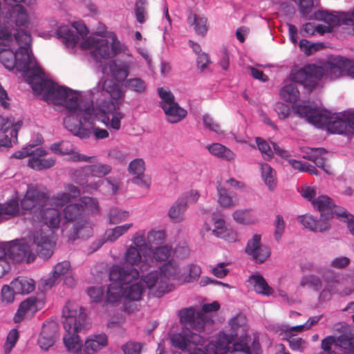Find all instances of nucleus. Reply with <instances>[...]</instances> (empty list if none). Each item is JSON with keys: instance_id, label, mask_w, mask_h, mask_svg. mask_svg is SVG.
<instances>
[{"instance_id": "nucleus-1", "label": "nucleus", "mask_w": 354, "mask_h": 354, "mask_svg": "<svg viewBox=\"0 0 354 354\" xmlns=\"http://www.w3.org/2000/svg\"><path fill=\"white\" fill-rule=\"evenodd\" d=\"M104 90L113 97L122 95V88L111 80H100L95 87L84 92L59 86L51 80L41 94L46 101L62 105L68 110L69 113L65 117L64 124L68 131L80 138H87L91 135L93 120L98 117L94 99L96 95L105 93Z\"/></svg>"}, {"instance_id": "nucleus-2", "label": "nucleus", "mask_w": 354, "mask_h": 354, "mask_svg": "<svg viewBox=\"0 0 354 354\" xmlns=\"http://www.w3.org/2000/svg\"><path fill=\"white\" fill-rule=\"evenodd\" d=\"M31 44L30 34L15 33L13 39L9 30L0 27L1 63L10 71L16 68L22 73L35 94L40 95L51 80L37 64L30 48Z\"/></svg>"}, {"instance_id": "nucleus-3", "label": "nucleus", "mask_w": 354, "mask_h": 354, "mask_svg": "<svg viewBox=\"0 0 354 354\" xmlns=\"http://www.w3.org/2000/svg\"><path fill=\"white\" fill-rule=\"evenodd\" d=\"M49 24L51 30L39 33V36L50 38L55 33L68 49L73 50L78 46L83 50H90L91 57L97 62H102L121 52V44L113 33L109 37L110 41L100 35L85 38L88 31L81 22L75 21L72 26L64 25L58 28L55 20H50Z\"/></svg>"}, {"instance_id": "nucleus-4", "label": "nucleus", "mask_w": 354, "mask_h": 354, "mask_svg": "<svg viewBox=\"0 0 354 354\" xmlns=\"http://www.w3.org/2000/svg\"><path fill=\"white\" fill-rule=\"evenodd\" d=\"M232 337L221 332L212 339L204 349L200 347L203 344V338L200 335L190 332L182 331L172 335L170 338L172 346L187 354H259L261 346L259 340L254 338L251 343L242 339L233 343V348L230 350V344ZM173 354H182L175 351Z\"/></svg>"}, {"instance_id": "nucleus-5", "label": "nucleus", "mask_w": 354, "mask_h": 354, "mask_svg": "<svg viewBox=\"0 0 354 354\" xmlns=\"http://www.w3.org/2000/svg\"><path fill=\"white\" fill-rule=\"evenodd\" d=\"M140 273L134 268L113 265L109 270L111 283L106 288V299L111 304L120 302L123 298L138 301L145 290L144 277L139 280Z\"/></svg>"}, {"instance_id": "nucleus-6", "label": "nucleus", "mask_w": 354, "mask_h": 354, "mask_svg": "<svg viewBox=\"0 0 354 354\" xmlns=\"http://www.w3.org/2000/svg\"><path fill=\"white\" fill-rule=\"evenodd\" d=\"M53 234V231L50 229L41 228L35 230L30 236V245L24 239L9 242V261L30 263L35 259V253L44 259H49L55 245Z\"/></svg>"}, {"instance_id": "nucleus-7", "label": "nucleus", "mask_w": 354, "mask_h": 354, "mask_svg": "<svg viewBox=\"0 0 354 354\" xmlns=\"http://www.w3.org/2000/svg\"><path fill=\"white\" fill-rule=\"evenodd\" d=\"M293 112L317 128H326L332 133L351 134L354 131V110L346 111L342 118L318 106L295 104Z\"/></svg>"}, {"instance_id": "nucleus-8", "label": "nucleus", "mask_w": 354, "mask_h": 354, "mask_svg": "<svg viewBox=\"0 0 354 354\" xmlns=\"http://www.w3.org/2000/svg\"><path fill=\"white\" fill-rule=\"evenodd\" d=\"M64 328L66 334L63 340L67 351L71 354H89L82 351V342L79 332L85 328L86 315L84 309L71 301L67 302L62 310Z\"/></svg>"}, {"instance_id": "nucleus-9", "label": "nucleus", "mask_w": 354, "mask_h": 354, "mask_svg": "<svg viewBox=\"0 0 354 354\" xmlns=\"http://www.w3.org/2000/svg\"><path fill=\"white\" fill-rule=\"evenodd\" d=\"M143 280L149 294L160 297L173 289L174 283H182L183 273L178 263L170 259L159 270L151 271L145 275Z\"/></svg>"}, {"instance_id": "nucleus-10", "label": "nucleus", "mask_w": 354, "mask_h": 354, "mask_svg": "<svg viewBox=\"0 0 354 354\" xmlns=\"http://www.w3.org/2000/svg\"><path fill=\"white\" fill-rule=\"evenodd\" d=\"M48 195L37 188L28 186L24 197L21 201V208L39 213V218L45 224L46 229L54 232L60 223V212L55 208L47 207Z\"/></svg>"}, {"instance_id": "nucleus-11", "label": "nucleus", "mask_w": 354, "mask_h": 354, "mask_svg": "<svg viewBox=\"0 0 354 354\" xmlns=\"http://www.w3.org/2000/svg\"><path fill=\"white\" fill-rule=\"evenodd\" d=\"M220 308L217 301L211 304H205L201 311H196L192 306L185 308L178 312V316L181 325L187 329L202 331L208 324H212V319L206 313L216 312Z\"/></svg>"}, {"instance_id": "nucleus-12", "label": "nucleus", "mask_w": 354, "mask_h": 354, "mask_svg": "<svg viewBox=\"0 0 354 354\" xmlns=\"http://www.w3.org/2000/svg\"><path fill=\"white\" fill-rule=\"evenodd\" d=\"M103 95H96L94 99V102L96 104V111L102 113L104 115H111L110 119L108 116L103 120V122L106 124V127L109 129L118 131L121 127V120L124 118V114L120 111H115V104L113 102L109 100V97L112 99L118 100L122 98L124 93L122 91V95L120 97H113L111 93L106 91Z\"/></svg>"}, {"instance_id": "nucleus-13", "label": "nucleus", "mask_w": 354, "mask_h": 354, "mask_svg": "<svg viewBox=\"0 0 354 354\" xmlns=\"http://www.w3.org/2000/svg\"><path fill=\"white\" fill-rule=\"evenodd\" d=\"M29 25V17L26 10L20 4L16 3L8 8L3 22L0 25L2 30H8L11 37L15 39V34L23 32L30 34L26 30Z\"/></svg>"}, {"instance_id": "nucleus-14", "label": "nucleus", "mask_w": 354, "mask_h": 354, "mask_svg": "<svg viewBox=\"0 0 354 354\" xmlns=\"http://www.w3.org/2000/svg\"><path fill=\"white\" fill-rule=\"evenodd\" d=\"M47 152L42 147H36L29 145L21 150L15 152L12 157L22 159L30 156L28 165L35 170H43L53 167L55 164V159L53 157L46 158Z\"/></svg>"}, {"instance_id": "nucleus-15", "label": "nucleus", "mask_w": 354, "mask_h": 354, "mask_svg": "<svg viewBox=\"0 0 354 354\" xmlns=\"http://www.w3.org/2000/svg\"><path fill=\"white\" fill-rule=\"evenodd\" d=\"M158 94L160 98V106L163 110L167 120L169 123H177L183 120L187 115V111L182 108L171 91L166 87H159Z\"/></svg>"}, {"instance_id": "nucleus-16", "label": "nucleus", "mask_w": 354, "mask_h": 354, "mask_svg": "<svg viewBox=\"0 0 354 354\" xmlns=\"http://www.w3.org/2000/svg\"><path fill=\"white\" fill-rule=\"evenodd\" d=\"M21 125V121L15 122L12 116H0V147L9 148L12 142H17L18 131Z\"/></svg>"}, {"instance_id": "nucleus-17", "label": "nucleus", "mask_w": 354, "mask_h": 354, "mask_svg": "<svg viewBox=\"0 0 354 354\" xmlns=\"http://www.w3.org/2000/svg\"><path fill=\"white\" fill-rule=\"evenodd\" d=\"M314 18L326 22L331 28L337 25H345L353 28L354 26V9L348 12L318 10L314 13Z\"/></svg>"}, {"instance_id": "nucleus-18", "label": "nucleus", "mask_w": 354, "mask_h": 354, "mask_svg": "<svg viewBox=\"0 0 354 354\" xmlns=\"http://www.w3.org/2000/svg\"><path fill=\"white\" fill-rule=\"evenodd\" d=\"M50 149L56 154L70 155L69 160L73 162H88L94 163L97 160L96 156H88L75 151L73 145L69 141H62L54 143L50 145Z\"/></svg>"}, {"instance_id": "nucleus-19", "label": "nucleus", "mask_w": 354, "mask_h": 354, "mask_svg": "<svg viewBox=\"0 0 354 354\" xmlns=\"http://www.w3.org/2000/svg\"><path fill=\"white\" fill-rule=\"evenodd\" d=\"M246 254L255 262L262 263L270 256L269 248L261 244V235L254 234L249 239L245 247Z\"/></svg>"}, {"instance_id": "nucleus-20", "label": "nucleus", "mask_w": 354, "mask_h": 354, "mask_svg": "<svg viewBox=\"0 0 354 354\" xmlns=\"http://www.w3.org/2000/svg\"><path fill=\"white\" fill-rule=\"evenodd\" d=\"M44 305L43 298L30 297L22 301L14 317L16 323L20 322L26 317H30L38 310H41Z\"/></svg>"}, {"instance_id": "nucleus-21", "label": "nucleus", "mask_w": 354, "mask_h": 354, "mask_svg": "<svg viewBox=\"0 0 354 354\" xmlns=\"http://www.w3.org/2000/svg\"><path fill=\"white\" fill-rule=\"evenodd\" d=\"M111 171V167L107 164L88 165L82 167L80 170H76L73 173V179L77 183L82 185L86 182V180L85 178H79V176L82 174L86 176L102 178L109 174Z\"/></svg>"}, {"instance_id": "nucleus-22", "label": "nucleus", "mask_w": 354, "mask_h": 354, "mask_svg": "<svg viewBox=\"0 0 354 354\" xmlns=\"http://www.w3.org/2000/svg\"><path fill=\"white\" fill-rule=\"evenodd\" d=\"M71 263L67 261L57 263L52 272L41 279V284L44 290H48L59 283L63 277L71 270Z\"/></svg>"}, {"instance_id": "nucleus-23", "label": "nucleus", "mask_w": 354, "mask_h": 354, "mask_svg": "<svg viewBox=\"0 0 354 354\" xmlns=\"http://www.w3.org/2000/svg\"><path fill=\"white\" fill-rule=\"evenodd\" d=\"M57 330L58 327L55 322H48L44 324L38 339V344L42 350L47 351L54 344Z\"/></svg>"}, {"instance_id": "nucleus-24", "label": "nucleus", "mask_w": 354, "mask_h": 354, "mask_svg": "<svg viewBox=\"0 0 354 354\" xmlns=\"http://www.w3.org/2000/svg\"><path fill=\"white\" fill-rule=\"evenodd\" d=\"M133 226V224L132 223H129L107 229L104 234L103 238L97 241V248H100L106 242L114 243L120 237L125 234Z\"/></svg>"}, {"instance_id": "nucleus-25", "label": "nucleus", "mask_w": 354, "mask_h": 354, "mask_svg": "<svg viewBox=\"0 0 354 354\" xmlns=\"http://www.w3.org/2000/svg\"><path fill=\"white\" fill-rule=\"evenodd\" d=\"M93 223L87 219H81L73 225V232L68 235L70 240H75L79 238L88 239L93 234Z\"/></svg>"}, {"instance_id": "nucleus-26", "label": "nucleus", "mask_w": 354, "mask_h": 354, "mask_svg": "<svg viewBox=\"0 0 354 354\" xmlns=\"http://www.w3.org/2000/svg\"><path fill=\"white\" fill-rule=\"evenodd\" d=\"M104 192L105 194L114 195L119 189V183L117 180H111V178L99 180L95 183H91L87 187V192L92 190H98Z\"/></svg>"}, {"instance_id": "nucleus-27", "label": "nucleus", "mask_w": 354, "mask_h": 354, "mask_svg": "<svg viewBox=\"0 0 354 354\" xmlns=\"http://www.w3.org/2000/svg\"><path fill=\"white\" fill-rule=\"evenodd\" d=\"M108 344V337L104 333L91 335L85 341L84 351L96 353Z\"/></svg>"}, {"instance_id": "nucleus-28", "label": "nucleus", "mask_w": 354, "mask_h": 354, "mask_svg": "<svg viewBox=\"0 0 354 354\" xmlns=\"http://www.w3.org/2000/svg\"><path fill=\"white\" fill-rule=\"evenodd\" d=\"M130 68L131 64L128 62L113 61L109 65L112 77L119 82L126 81Z\"/></svg>"}, {"instance_id": "nucleus-29", "label": "nucleus", "mask_w": 354, "mask_h": 354, "mask_svg": "<svg viewBox=\"0 0 354 354\" xmlns=\"http://www.w3.org/2000/svg\"><path fill=\"white\" fill-rule=\"evenodd\" d=\"M19 211V200L17 198L0 203V223L16 216Z\"/></svg>"}, {"instance_id": "nucleus-30", "label": "nucleus", "mask_w": 354, "mask_h": 354, "mask_svg": "<svg viewBox=\"0 0 354 354\" xmlns=\"http://www.w3.org/2000/svg\"><path fill=\"white\" fill-rule=\"evenodd\" d=\"M310 153L306 156L307 159L313 161L318 167L321 168L327 174H331L330 167L326 163V151L322 148H312Z\"/></svg>"}, {"instance_id": "nucleus-31", "label": "nucleus", "mask_w": 354, "mask_h": 354, "mask_svg": "<svg viewBox=\"0 0 354 354\" xmlns=\"http://www.w3.org/2000/svg\"><path fill=\"white\" fill-rule=\"evenodd\" d=\"M10 285L15 294L26 295L34 290L35 281L28 277H19L13 280Z\"/></svg>"}, {"instance_id": "nucleus-32", "label": "nucleus", "mask_w": 354, "mask_h": 354, "mask_svg": "<svg viewBox=\"0 0 354 354\" xmlns=\"http://www.w3.org/2000/svg\"><path fill=\"white\" fill-rule=\"evenodd\" d=\"M187 23L198 35L204 36L208 30L207 19L203 15L192 12L188 16Z\"/></svg>"}, {"instance_id": "nucleus-33", "label": "nucleus", "mask_w": 354, "mask_h": 354, "mask_svg": "<svg viewBox=\"0 0 354 354\" xmlns=\"http://www.w3.org/2000/svg\"><path fill=\"white\" fill-rule=\"evenodd\" d=\"M206 148L212 156L227 161H232L236 157L235 153L231 149L220 143L209 145Z\"/></svg>"}, {"instance_id": "nucleus-34", "label": "nucleus", "mask_w": 354, "mask_h": 354, "mask_svg": "<svg viewBox=\"0 0 354 354\" xmlns=\"http://www.w3.org/2000/svg\"><path fill=\"white\" fill-rule=\"evenodd\" d=\"M312 205L314 208L320 212L330 210L331 212L330 214L331 217L335 216V214L334 213L335 210L339 211V209H342V208L339 207L335 206L332 200L325 195L319 196L312 201Z\"/></svg>"}, {"instance_id": "nucleus-35", "label": "nucleus", "mask_w": 354, "mask_h": 354, "mask_svg": "<svg viewBox=\"0 0 354 354\" xmlns=\"http://www.w3.org/2000/svg\"><path fill=\"white\" fill-rule=\"evenodd\" d=\"M248 282L254 287L256 292L266 296L273 293V289L268 286L264 278L260 275H252L250 277Z\"/></svg>"}, {"instance_id": "nucleus-36", "label": "nucleus", "mask_w": 354, "mask_h": 354, "mask_svg": "<svg viewBox=\"0 0 354 354\" xmlns=\"http://www.w3.org/2000/svg\"><path fill=\"white\" fill-rule=\"evenodd\" d=\"M261 177L268 189L272 191L276 187V174L274 170L267 163H260Z\"/></svg>"}, {"instance_id": "nucleus-37", "label": "nucleus", "mask_w": 354, "mask_h": 354, "mask_svg": "<svg viewBox=\"0 0 354 354\" xmlns=\"http://www.w3.org/2000/svg\"><path fill=\"white\" fill-rule=\"evenodd\" d=\"M129 216V212L127 210L112 207L107 213L108 223L110 225H117L127 221Z\"/></svg>"}, {"instance_id": "nucleus-38", "label": "nucleus", "mask_w": 354, "mask_h": 354, "mask_svg": "<svg viewBox=\"0 0 354 354\" xmlns=\"http://www.w3.org/2000/svg\"><path fill=\"white\" fill-rule=\"evenodd\" d=\"M281 330L284 331V335L282 337V339L288 342L290 348L293 351L303 352L306 349L307 343L304 339L294 337L293 335L288 334V329Z\"/></svg>"}, {"instance_id": "nucleus-39", "label": "nucleus", "mask_w": 354, "mask_h": 354, "mask_svg": "<svg viewBox=\"0 0 354 354\" xmlns=\"http://www.w3.org/2000/svg\"><path fill=\"white\" fill-rule=\"evenodd\" d=\"M83 215L84 208L77 203L68 205L64 209V216L68 222L77 221Z\"/></svg>"}, {"instance_id": "nucleus-40", "label": "nucleus", "mask_w": 354, "mask_h": 354, "mask_svg": "<svg viewBox=\"0 0 354 354\" xmlns=\"http://www.w3.org/2000/svg\"><path fill=\"white\" fill-rule=\"evenodd\" d=\"M186 209V203L184 201V198H178L169 209V216L177 222L182 221L183 220V213Z\"/></svg>"}, {"instance_id": "nucleus-41", "label": "nucleus", "mask_w": 354, "mask_h": 354, "mask_svg": "<svg viewBox=\"0 0 354 354\" xmlns=\"http://www.w3.org/2000/svg\"><path fill=\"white\" fill-rule=\"evenodd\" d=\"M124 87L138 94L144 93L147 91V85L140 77H131L127 79L124 84Z\"/></svg>"}, {"instance_id": "nucleus-42", "label": "nucleus", "mask_w": 354, "mask_h": 354, "mask_svg": "<svg viewBox=\"0 0 354 354\" xmlns=\"http://www.w3.org/2000/svg\"><path fill=\"white\" fill-rule=\"evenodd\" d=\"M281 97L288 102H295L299 97V91L294 83L285 85L280 91Z\"/></svg>"}, {"instance_id": "nucleus-43", "label": "nucleus", "mask_w": 354, "mask_h": 354, "mask_svg": "<svg viewBox=\"0 0 354 354\" xmlns=\"http://www.w3.org/2000/svg\"><path fill=\"white\" fill-rule=\"evenodd\" d=\"M77 204L84 208V214H95L100 211L97 201L92 197L83 196L80 198Z\"/></svg>"}, {"instance_id": "nucleus-44", "label": "nucleus", "mask_w": 354, "mask_h": 354, "mask_svg": "<svg viewBox=\"0 0 354 354\" xmlns=\"http://www.w3.org/2000/svg\"><path fill=\"white\" fill-rule=\"evenodd\" d=\"M172 253V246L169 245L158 246L151 251L153 259L160 262L167 261Z\"/></svg>"}, {"instance_id": "nucleus-45", "label": "nucleus", "mask_w": 354, "mask_h": 354, "mask_svg": "<svg viewBox=\"0 0 354 354\" xmlns=\"http://www.w3.org/2000/svg\"><path fill=\"white\" fill-rule=\"evenodd\" d=\"M140 251L137 247L129 245L124 253V260L125 263L131 266H138L142 261Z\"/></svg>"}, {"instance_id": "nucleus-46", "label": "nucleus", "mask_w": 354, "mask_h": 354, "mask_svg": "<svg viewBox=\"0 0 354 354\" xmlns=\"http://www.w3.org/2000/svg\"><path fill=\"white\" fill-rule=\"evenodd\" d=\"M319 272L322 274L327 288L331 294L338 293V291L333 288V285L339 283L338 274L331 269H326L324 272Z\"/></svg>"}, {"instance_id": "nucleus-47", "label": "nucleus", "mask_w": 354, "mask_h": 354, "mask_svg": "<svg viewBox=\"0 0 354 354\" xmlns=\"http://www.w3.org/2000/svg\"><path fill=\"white\" fill-rule=\"evenodd\" d=\"M218 201L221 206L225 208H230L235 205L232 197L228 194L225 188L223 187L221 183H217Z\"/></svg>"}, {"instance_id": "nucleus-48", "label": "nucleus", "mask_w": 354, "mask_h": 354, "mask_svg": "<svg viewBox=\"0 0 354 354\" xmlns=\"http://www.w3.org/2000/svg\"><path fill=\"white\" fill-rule=\"evenodd\" d=\"M335 347L344 354H354V344L352 339L346 336L340 335L335 337Z\"/></svg>"}, {"instance_id": "nucleus-49", "label": "nucleus", "mask_w": 354, "mask_h": 354, "mask_svg": "<svg viewBox=\"0 0 354 354\" xmlns=\"http://www.w3.org/2000/svg\"><path fill=\"white\" fill-rule=\"evenodd\" d=\"M71 195L66 192H59L53 195L51 198L48 196V202H47V207L54 206L56 209L57 207H62L66 204L71 202Z\"/></svg>"}, {"instance_id": "nucleus-50", "label": "nucleus", "mask_w": 354, "mask_h": 354, "mask_svg": "<svg viewBox=\"0 0 354 354\" xmlns=\"http://www.w3.org/2000/svg\"><path fill=\"white\" fill-rule=\"evenodd\" d=\"M299 286L301 287H308L318 291L322 288V280L319 277L314 274H307L301 277Z\"/></svg>"}, {"instance_id": "nucleus-51", "label": "nucleus", "mask_w": 354, "mask_h": 354, "mask_svg": "<svg viewBox=\"0 0 354 354\" xmlns=\"http://www.w3.org/2000/svg\"><path fill=\"white\" fill-rule=\"evenodd\" d=\"M245 323V317L242 314H238L233 317L229 321V325L232 330V333L229 335L232 337V340L230 344V350H232L233 348V341L234 339V337L237 336V330L239 327L243 326Z\"/></svg>"}, {"instance_id": "nucleus-52", "label": "nucleus", "mask_w": 354, "mask_h": 354, "mask_svg": "<svg viewBox=\"0 0 354 354\" xmlns=\"http://www.w3.org/2000/svg\"><path fill=\"white\" fill-rule=\"evenodd\" d=\"M87 294L94 302L101 303L104 301L107 304H111L106 299V290L104 291L102 287H91L87 290Z\"/></svg>"}, {"instance_id": "nucleus-53", "label": "nucleus", "mask_w": 354, "mask_h": 354, "mask_svg": "<svg viewBox=\"0 0 354 354\" xmlns=\"http://www.w3.org/2000/svg\"><path fill=\"white\" fill-rule=\"evenodd\" d=\"M166 239V233L163 230H152L147 233L149 245H160Z\"/></svg>"}, {"instance_id": "nucleus-54", "label": "nucleus", "mask_w": 354, "mask_h": 354, "mask_svg": "<svg viewBox=\"0 0 354 354\" xmlns=\"http://www.w3.org/2000/svg\"><path fill=\"white\" fill-rule=\"evenodd\" d=\"M135 15L138 23L143 24L145 22L147 17V1L145 0H138L136 2Z\"/></svg>"}, {"instance_id": "nucleus-55", "label": "nucleus", "mask_w": 354, "mask_h": 354, "mask_svg": "<svg viewBox=\"0 0 354 354\" xmlns=\"http://www.w3.org/2000/svg\"><path fill=\"white\" fill-rule=\"evenodd\" d=\"M298 3L299 10L301 16L306 19H311V12L314 6L313 0H294Z\"/></svg>"}, {"instance_id": "nucleus-56", "label": "nucleus", "mask_w": 354, "mask_h": 354, "mask_svg": "<svg viewBox=\"0 0 354 354\" xmlns=\"http://www.w3.org/2000/svg\"><path fill=\"white\" fill-rule=\"evenodd\" d=\"M131 241L133 243L134 247H137L138 249L142 250L148 247L149 243L147 241V236L144 230H140L136 232L132 239Z\"/></svg>"}, {"instance_id": "nucleus-57", "label": "nucleus", "mask_w": 354, "mask_h": 354, "mask_svg": "<svg viewBox=\"0 0 354 354\" xmlns=\"http://www.w3.org/2000/svg\"><path fill=\"white\" fill-rule=\"evenodd\" d=\"M256 142L263 158L267 160L271 159L273 156V150L270 145L260 138H256Z\"/></svg>"}, {"instance_id": "nucleus-58", "label": "nucleus", "mask_w": 354, "mask_h": 354, "mask_svg": "<svg viewBox=\"0 0 354 354\" xmlns=\"http://www.w3.org/2000/svg\"><path fill=\"white\" fill-rule=\"evenodd\" d=\"M334 213L337 218L347 223V227L350 232L354 235V216L348 213L344 209L339 211L335 210Z\"/></svg>"}, {"instance_id": "nucleus-59", "label": "nucleus", "mask_w": 354, "mask_h": 354, "mask_svg": "<svg viewBox=\"0 0 354 354\" xmlns=\"http://www.w3.org/2000/svg\"><path fill=\"white\" fill-rule=\"evenodd\" d=\"M19 339V333L17 329L13 328L10 330L7 335L6 341L4 344V351L6 354L9 353L15 346Z\"/></svg>"}, {"instance_id": "nucleus-60", "label": "nucleus", "mask_w": 354, "mask_h": 354, "mask_svg": "<svg viewBox=\"0 0 354 354\" xmlns=\"http://www.w3.org/2000/svg\"><path fill=\"white\" fill-rule=\"evenodd\" d=\"M129 171L136 176L143 175L145 171V163L142 158L132 160L129 165Z\"/></svg>"}, {"instance_id": "nucleus-61", "label": "nucleus", "mask_w": 354, "mask_h": 354, "mask_svg": "<svg viewBox=\"0 0 354 354\" xmlns=\"http://www.w3.org/2000/svg\"><path fill=\"white\" fill-rule=\"evenodd\" d=\"M330 218H332L330 214H328V215L321 214L320 218L319 220H316L313 232H323L328 230L330 227L328 221Z\"/></svg>"}, {"instance_id": "nucleus-62", "label": "nucleus", "mask_w": 354, "mask_h": 354, "mask_svg": "<svg viewBox=\"0 0 354 354\" xmlns=\"http://www.w3.org/2000/svg\"><path fill=\"white\" fill-rule=\"evenodd\" d=\"M234 219L239 223L249 224L252 222L251 212L248 209L236 210L233 213Z\"/></svg>"}, {"instance_id": "nucleus-63", "label": "nucleus", "mask_w": 354, "mask_h": 354, "mask_svg": "<svg viewBox=\"0 0 354 354\" xmlns=\"http://www.w3.org/2000/svg\"><path fill=\"white\" fill-rule=\"evenodd\" d=\"M201 269L200 266L198 265H196V264H192V265H190L189 268V274L185 277H184V275L183 274L182 283H183V282L189 283V282L196 281L199 278V277L201 276Z\"/></svg>"}, {"instance_id": "nucleus-64", "label": "nucleus", "mask_w": 354, "mask_h": 354, "mask_svg": "<svg viewBox=\"0 0 354 354\" xmlns=\"http://www.w3.org/2000/svg\"><path fill=\"white\" fill-rule=\"evenodd\" d=\"M142 348V344L131 341L127 342L122 347L124 354H140Z\"/></svg>"}]
</instances>
